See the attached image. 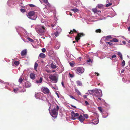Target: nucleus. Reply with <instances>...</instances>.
Here are the masks:
<instances>
[{"mask_svg": "<svg viewBox=\"0 0 130 130\" xmlns=\"http://www.w3.org/2000/svg\"><path fill=\"white\" fill-rule=\"evenodd\" d=\"M52 107L53 108L52 109L51 111L50 110V108L51 107V105L50 107L48 110L51 116L54 119H55L57 117L59 108V106L56 103H54L52 105Z\"/></svg>", "mask_w": 130, "mask_h": 130, "instance_id": "f257e3e1", "label": "nucleus"}, {"mask_svg": "<svg viewBox=\"0 0 130 130\" xmlns=\"http://www.w3.org/2000/svg\"><path fill=\"white\" fill-rule=\"evenodd\" d=\"M88 92L90 94L96 97L101 98L102 96V91L100 89L95 88L94 89L88 90Z\"/></svg>", "mask_w": 130, "mask_h": 130, "instance_id": "f03ea898", "label": "nucleus"}, {"mask_svg": "<svg viewBox=\"0 0 130 130\" xmlns=\"http://www.w3.org/2000/svg\"><path fill=\"white\" fill-rule=\"evenodd\" d=\"M35 29L36 32L40 35L44 34V32L46 30L44 26L42 25H38L36 26Z\"/></svg>", "mask_w": 130, "mask_h": 130, "instance_id": "7ed1b4c3", "label": "nucleus"}, {"mask_svg": "<svg viewBox=\"0 0 130 130\" xmlns=\"http://www.w3.org/2000/svg\"><path fill=\"white\" fill-rule=\"evenodd\" d=\"M55 31L54 33H52L51 35V37L53 38H56L59 35L61 31V29L58 26H57V27L55 29Z\"/></svg>", "mask_w": 130, "mask_h": 130, "instance_id": "20e7f679", "label": "nucleus"}, {"mask_svg": "<svg viewBox=\"0 0 130 130\" xmlns=\"http://www.w3.org/2000/svg\"><path fill=\"white\" fill-rule=\"evenodd\" d=\"M27 16L29 19L34 20H35L37 18L36 15H35L34 11H33L29 12Z\"/></svg>", "mask_w": 130, "mask_h": 130, "instance_id": "39448f33", "label": "nucleus"}, {"mask_svg": "<svg viewBox=\"0 0 130 130\" xmlns=\"http://www.w3.org/2000/svg\"><path fill=\"white\" fill-rule=\"evenodd\" d=\"M16 29L17 30V31L18 32V34L21 36V34H22V33H24V34H27V32L23 28L19 26L16 27Z\"/></svg>", "mask_w": 130, "mask_h": 130, "instance_id": "423d86ee", "label": "nucleus"}, {"mask_svg": "<svg viewBox=\"0 0 130 130\" xmlns=\"http://www.w3.org/2000/svg\"><path fill=\"white\" fill-rule=\"evenodd\" d=\"M49 78L54 83H56L57 81V78L55 74H52L50 75Z\"/></svg>", "mask_w": 130, "mask_h": 130, "instance_id": "0eeeda50", "label": "nucleus"}, {"mask_svg": "<svg viewBox=\"0 0 130 130\" xmlns=\"http://www.w3.org/2000/svg\"><path fill=\"white\" fill-rule=\"evenodd\" d=\"M71 119L72 120H74L78 119V118H75L76 117L79 116V114L78 113H75L73 111H72L71 113Z\"/></svg>", "mask_w": 130, "mask_h": 130, "instance_id": "6e6552de", "label": "nucleus"}, {"mask_svg": "<svg viewBox=\"0 0 130 130\" xmlns=\"http://www.w3.org/2000/svg\"><path fill=\"white\" fill-rule=\"evenodd\" d=\"M54 48L56 50H58L60 46V43L58 41L55 39V41Z\"/></svg>", "mask_w": 130, "mask_h": 130, "instance_id": "1a4fd4ad", "label": "nucleus"}, {"mask_svg": "<svg viewBox=\"0 0 130 130\" xmlns=\"http://www.w3.org/2000/svg\"><path fill=\"white\" fill-rule=\"evenodd\" d=\"M76 71L80 74H82L84 71V68L82 67H78L76 68Z\"/></svg>", "mask_w": 130, "mask_h": 130, "instance_id": "9d476101", "label": "nucleus"}, {"mask_svg": "<svg viewBox=\"0 0 130 130\" xmlns=\"http://www.w3.org/2000/svg\"><path fill=\"white\" fill-rule=\"evenodd\" d=\"M19 0H9L7 2V4L8 5H9V3H12L13 5H15L17 4V2H18Z\"/></svg>", "mask_w": 130, "mask_h": 130, "instance_id": "9b49d317", "label": "nucleus"}, {"mask_svg": "<svg viewBox=\"0 0 130 130\" xmlns=\"http://www.w3.org/2000/svg\"><path fill=\"white\" fill-rule=\"evenodd\" d=\"M84 35V34L83 33L78 34L77 36L75 38V39L76 40V41H73V43H74L76 42H77L78 40L80 39V37L83 36Z\"/></svg>", "mask_w": 130, "mask_h": 130, "instance_id": "f8f14e48", "label": "nucleus"}, {"mask_svg": "<svg viewBox=\"0 0 130 130\" xmlns=\"http://www.w3.org/2000/svg\"><path fill=\"white\" fill-rule=\"evenodd\" d=\"M96 114L97 117V119L96 118L95 119H93L92 121V123L94 124H97L99 122L98 115L96 113Z\"/></svg>", "mask_w": 130, "mask_h": 130, "instance_id": "ddd939ff", "label": "nucleus"}, {"mask_svg": "<svg viewBox=\"0 0 130 130\" xmlns=\"http://www.w3.org/2000/svg\"><path fill=\"white\" fill-rule=\"evenodd\" d=\"M77 119L79 120L80 122L82 123L85 120V118L84 116L81 115L79 116Z\"/></svg>", "mask_w": 130, "mask_h": 130, "instance_id": "4468645a", "label": "nucleus"}, {"mask_svg": "<svg viewBox=\"0 0 130 130\" xmlns=\"http://www.w3.org/2000/svg\"><path fill=\"white\" fill-rule=\"evenodd\" d=\"M42 94L40 93H37L35 95L36 98L37 99H41L42 98Z\"/></svg>", "mask_w": 130, "mask_h": 130, "instance_id": "2eb2a0df", "label": "nucleus"}, {"mask_svg": "<svg viewBox=\"0 0 130 130\" xmlns=\"http://www.w3.org/2000/svg\"><path fill=\"white\" fill-rule=\"evenodd\" d=\"M77 2H76V3H73V5L75 6L76 7L79 6V4L80 5V4L82 5V3L80 2V0H77Z\"/></svg>", "mask_w": 130, "mask_h": 130, "instance_id": "dca6fc26", "label": "nucleus"}, {"mask_svg": "<svg viewBox=\"0 0 130 130\" xmlns=\"http://www.w3.org/2000/svg\"><path fill=\"white\" fill-rule=\"evenodd\" d=\"M42 90V91L45 93H48L50 92L49 90L46 87H44Z\"/></svg>", "mask_w": 130, "mask_h": 130, "instance_id": "f3484780", "label": "nucleus"}, {"mask_svg": "<svg viewBox=\"0 0 130 130\" xmlns=\"http://www.w3.org/2000/svg\"><path fill=\"white\" fill-rule=\"evenodd\" d=\"M31 85V84L29 82H26L25 83V88H29L30 87Z\"/></svg>", "mask_w": 130, "mask_h": 130, "instance_id": "a211bd4d", "label": "nucleus"}, {"mask_svg": "<svg viewBox=\"0 0 130 130\" xmlns=\"http://www.w3.org/2000/svg\"><path fill=\"white\" fill-rule=\"evenodd\" d=\"M26 50H23L21 52V55L22 56H24L26 54Z\"/></svg>", "mask_w": 130, "mask_h": 130, "instance_id": "6ab92c4d", "label": "nucleus"}, {"mask_svg": "<svg viewBox=\"0 0 130 130\" xmlns=\"http://www.w3.org/2000/svg\"><path fill=\"white\" fill-rule=\"evenodd\" d=\"M30 78L32 79H34L35 78V75L33 73H31L30 75Z\"/></svg>", "mask_w": 130, "mask_h": 130, "instance_id": "aec40b11", "label": "nucleus"}, {"mask_svg": "<svg viewBox=\"0 0 130 130\" xmlns=\"http://www.w3.org/2000/svg\"><path fill=\"white\" fill-rule=\"evenodd\" d=\"M103 6L101 4H99L96 6V8H99L100 9H102L103 8Z\"/></svg>", "mask_w": 130, "mask_h": 130, "instance_id": "412c9836", "label": "nucleus"}, {"mask_svg": "<svg viewBox=\"0 0 130 130\" xmlns=\"http://www.w3.org/2000/svg\"><path fill=\"white\" fill-rule=\"evenodd\" d=\"M108 114L107 112L103 113L102 117L103 118H106L108 116Z\"/></svg>", "mask_w": 130, "mask_h": 130, "instance_id": "4be33fe9", "label": "nucleus"}, {"mask_svg": "<svg viewBox=\"0 0 130 130\" xmlns=\"http://www.w3.org/2000/svg\"><path fill=\"white\" fill-rule=\"evenodd\" d=\"M38 62V61H37V62H35V63L34 68V70H36L37 69V67L38 66V64L37 63V62Z\"/></svg>", "mask_w": 130, "mask_h": 130, "instance_id": "5701e85b", "label": "nucleus"}, {"mask_svg": "<svg viewBox=\"0 0 130 130\" xmlns=\"http://www.w3.org/2000/svg\"><path fill=\"white\" fill-rule=\"evenodd\" d=\"M39 56L41 58H43L45 57V55L44 54L41 53L40 54Z\"/></svg>", "mask_w": 130, "mask_h": 130, "instance_id": "b1692460", "label": "nucleus"}, {"mask_svg": "<svg viewBox=\"0 0 130 130\" xmlns=\"http://www.w3.org/2000/svg\"><path fill=\"white\" fill-rule=\"evenodd\" d=\"M75 91L77 93V94L79 95H82L81 93L78 89L77 88L75 89Z\"/></svg>", "mask_w": 130, "mask_h": 130, "instance_id": "393cba45", "label": "nucleus"}, {"mask_svg": "<svg viewBox=\"0 0 130 130\" xmlns=\"http://www.w3.org/2000/svg\"><path fill=\"white\" fill-rule=\"evenodd\" d=\"M42 77H40L39 80H37L36 81V83L37 84L41 83L42 82Z\"/></svg>", "mask_w": 130, "mask_h": 130, "instance_id": "a878e982", "label": "nucleus"}, {"mask_svg": "<svg viewBox=\"0 0 130 130\" xmlns=\"http://www.w3.org/2000/svg\"><path fill=\"white\" fill-rule=\"evenodd\" d=\"M110 42H118V40L116 38H113L112 40L110 41Z\"/></svg>", "mask_w": 130, "mask_h": 130, "instance_id": "bb28decb", "label": "nucleus"}, {"mask_svg": "<svg viewBox=\"0 0 130 130\" xmlns=\"http://www.w3.org/2000/svg\"><path fill=\"white\" fill-rule=\"evenodd\" d=\"M77 85L78 86H81L82 85V83L81 81L79 80L77 81L76 82Z\"/></svg>", "mask_w": 130, "mask_h": 130, "instance_id": "cd10ccee", "label": "nucleus"}, {"mask_svg": "<svg viewBox=\"0 0 130 130\" xmlns=\"http://www.w3.org/2000/svg\"><path fill=\"white\" fill-rule=\"evenodd\" d=\"M110 14H111V17H112L116 15V13L114 11H113L111 12Z\"/></svg>", "mask_w": 130, "mask_h": 130, "instance_id": "c85d7f7f", "label": "nucleus"}, {"mask_svg": "<svg viewBox=\"0 0 130 130\" xmlns=\"http://www.w3.org/2000/svg\"><path fill=\"white\" fill-rule=\"evenodd\" d=\"M45 25L46 26H48L49 27H50L51 26L52 27H54L55 26V24H47L46 25L45 24Z\"/></svg>", "mask_w": 130, "mask_h": 130, "instance_id": "c756f323", "label": "nucleus"}, {"mask_svg": "<svg viewBox=\"0 0 130 130\" xmlns=\"http://www.w3.org/2000/svg\"><path fill=\"white\" fill-rule=\"evenodd\" d=\"M71 10L74 12H76L79 11L78 9L77 8H74L71 9Z\"/></svg>", "mask_w": 130, "mask_h": 130, "instance_id": "7c9ffc66", "label": "nucleus"}, {"mask_svg": "<svg viewBox=\"0 0 130 130\" xmlns=\"http://www.w3.org/2000/svg\"><path fill=\"white\" fill-rule=\"evenodd\" d=\"M23 80V79L22 78V76H21L19 79V82L21 84Z\"/></svg>", "mask_w": 130, "mask_h": 130, "instance_id": "2f4dec72", "label": "nucleus"}, {"mask_svg": "<svg viewBox=\"0 0 130 130\" xmlns=\"http://www.w3.org/2000/svg\"><path fill=\"white\" fill-rule=\"evenodd\" d=\"M14 64L16 66H18L19 65L20 63L19 61H15L14 62Z\"/></svg>", "mask_w": 130, "mask_h": 130, "instance_id": "473e14b6", "label": "nucleus"}, {"mask_svg": "<svg viewBox=\"0 0 130 130\" xmlns=\"http://www.w3.org/2000/svg\"><path fill=\"white\" fill-rule=\"evenodd\" d=\"M13 92L15 93L18 92L19 91V89L18 88H13Z\"/></svg>", "mask_w": 130, "mask_h": 130, "instance_id": "72a5a7b5", "label": "nucleus"}, {"mask_svg": "<svg viewBox=\"0 0 130 130\" xmlns=\"http://www.w3.org/2000/svg\"><path fill=\"white\" fill-rule=\"evenodd\" d=\"M87 62H91L92 63L93 62V60L92 59L90 58L89 59H88L87 60Z\"/></svg>", "mask_w": 130, "mask_h": 130, "instance_id": "f704fd0d", "label": "nucleus"}, {"mask_svg": "<svg viewBox=\"0 0 130 130\" xmlns=\"http://www.w3.org/2000/svg\"><path fill=\"white\" fill-rule=\"evenodd\" d=\"M51 67L53 69H55L56 68V66L53 64H52L51 65Z\"/></svg>", "mask_w": 130, "mask_h": 130, "instance_id": "c9c22d12", "label": "nucleus"}, {"mask_svg": "<svg viewBox=\"0 0 130 130\" xmlns=\"http://www.w3.org/2000/svg\"><path fill=\"white\" fill-rule=\"evenodd\" d=\"M20 11L23 13L25 12H26V9H20Z\"/></svg>", "mask_w": 130, "mask_h": 130, "instance_id": "e433bc0d", "label": "nucleus"}, {"mask_svg": "<svg viewBox=\"0 0 130 130\" xmlns=\"http://www.w3.org/2000/svg\"><path fill=\"white\" fill-rule=\"evenodd\" d=\"M92 10L94 13H96L98 11V10L96 8L93 9H92Z\"/></svg>", "mask_w": 130, "mask_h": 130, "instance_id": "4c0bfd02", "label": "nucleus"}, {"mask_svg": "<svg viewBox=\"0 0 130 130\" xmlns=\"http://www.w3.org/2000/svg\"><path fill=\"white\" fill-rule=\"evenodd\" d=\"M105 37H106V39H111L112 38L111 36L110 35L108 36H105Z\"/></svg>", "mask_w": 130, "mask_h": 130, "instance_id": "58836bf2", "label": "nucleus"}, {"mask_svg": "<svg viewBox=\"0 0 130 130\" xmlns=\"http://www.w3.org/2000/svg\"><path fill=\"white\" fill-rule=\"evenodd\" d=\"M76 32V31L74 29H73V30H71V31L69 32V34H72V32Z\"/></svg>", "mask_w": 130, "mask_h": 130, "instance_id": "ea45409f", "label": "nucleus"}, {"mask_svg": "<svg viewBox=\"0 0 130 130\" xmlns=\"http://www.w3.org/2000/svg\"><path fill=\"white\" fill-rule=\"evenodd\" d=\"M84 117L85 118H86V119H87L88 118V115L87 114H84Z\"/></svg>", "mask_w": 130, "mask_h": 130, "instance_id": "a19ab883", "label": "nucleus"}, {"mask_svg": "<svg viewBox=\"0 0 130 130\" xmlns=\"http://www.w3.org/2000/svg\"><path fill=\"white\" fill-rule=\"evenodd\" d=\"M27 39L29 41L31 42H34V40L32 39H31L30 38H28Z\"/></svg>", "mask_w": 130, "mask_h": 130, "instance_id": "79ce46f5", "label": "nucleus"}, {"mask_svg": "<svg viewBox=\"0 0 130 130\" xmlns=\"http://www.w3.org/2000/svg\"><path fill=\"white\" fill-rule=\"evenodd\" d=\"M122 67H124L125 65V62L124 60H123L122 63Z\"/></svg>", "mask_w": 130, "mask_h": 130, "instance_id": "37998d69", "label": "nucleus"}, {"mask_svg": "<svg viewBox=\"0 0 130 130\" xmlns=\"http://www.w3.org/2000/svg\"><path fill=\"white\" fill-rule=\"evenodd\" d=\"M101 30L100 29H96L95 30V32L97 33L100 32H101Z\"/></svg>", "mask_w": 130, "mask_h": 130, "instance_id": "c03bdc74", "label": "nucleus"}, {"mask_svg": "<svg viewBox=\"0 0 130 130\" xmlns=\"http://www.w3.org/2000/svg\"><path fill=\"white\" fill-rule=\"evenodd\" d=\"M112 4L111 3H110L107 4L106 5V7H109V6H111V5Z\"/></svg>", "mask_w": 130, "mask_h": 130, "instance_id": "a18cd8bd", "label": "nucleus"}, {"mask_svg": "<svg viewBox=\"0 0 130 130\" xmlns=\"http://www.w3.org/2000/svg\"><path fill=\"white\" fill-rule=\"evenodd\" d=\"M98 109L100 110L101 112H102V108L101 107H98Z\"/></svg>", "mask_w": 130, "mask_h": 130, "instance_id": "49530a36", "label": "nucleus"}, {"mask_svg": "<svg viewBox=\"0 0 130 130\" xmlns=\"http://www.w3.org/2000/svg\"><path fill=\"white\" fill-rule=\"evenodd\" d=\"M100 53V51H98L95 54V55H96L97 57H99V55Z\"/></svg>", "mask_w": 130, "mask_h": 130, "instance_id": "de8ad7c7", "label": "nucleus"}, {"mask_svg": "<svg viewBox=\"0 0 130 130\" xmlns=\"http://www.w3.org/2000/svg\"><path fill=\"white\" fill-rule=\"evenodd\" d=\"M117 54L119 56V57L122 56V54L120 52H118L117 53Z\"/></svg>", "mask_w": 130, "mask_h": 130, "instance_id": "09e8293b", "label": "nucleus"}, {"mask_svg": "<svg viewBox=\"0 0 130 130\" xmlns=\"http://www.w3.org/2000/svg\"><path fill=\"white\" fill-rule=\"evenodd\" d=\"M13 4L12 3H9V5H8V6L10 7H13Z\"/></svg>", "mask_w": 130, "mask_h": 130, "instance_id": "8fccbe9b", "label": "nucleus"}, {"mask_svg": "<svg viewBox=\"0 0 130 130\" xmlns=\"http://www.w3.org/2000/svg\"><path fill=\"white\" fill-rule=\"evenodd\" d=\"M69 96L71 98L74 99L76 100H77L73 96L71 95H69Z\"/></svg>", "mask_w": 130, "mask_h": 130, "instance_id": "3c124183", "label": "nucleus"}, {"mask_svg": "<svg viewBox=\"0 0 130 130\" xmlns=\"http://www.w3.org/2000/svg\"><path fill=\"white\" fill-rule=\"evenodd\" d=\"M121 37L123 39H124L125 40H126V41L127 40V39H126L124 36H118V37Z\"/></svg>", "mask_w": 130, "mask_h": 130, "instance_id": "603ef678", "label": "nucleus"}, {"mask_svg": "<svg viewBox=\"0 0 130 130\" xmlns=\"http://www.w3.org/2000/svg\"><path fill=\"white\" fill-rule=\"evenodd\" d=\"M106 42V44H108L109 45H112V44L110 42Z\"/></svg>", "mask_w": 130, "mask_h": 130, "instance_id": "864d4df0", "label": "nucleus"}, {"mask_svg": "<svg viewBox=\"0 0 130 130\" xmlns=\"http://www.w3.org/2000/svg\"><path fill=\"white\" fill-rule=\"evenodd\" d=\"M69 76L70 77H71V78H72V77H74V75H73V74H70V73H69Z\"/></svg>", "mask_w": 130, "mask_h": 130, "instance_id": "5fc2aeb1", "label": "nucleus"}, {"mask_svg": "<svg viewBox=\"0 0 130 130\" xmlns=\"http://www.w3.org/2000/svg\"><path fill=\"white\" fill-rule=\"evenodd\" d=\"M42 51L43 52H45L46 51V49L45 48H43L42 49Z\"/></svg>", "mask_w": 130, "mask_h": 130, "instance_id": "6e6d98bb", "label": "nucleus"}, {"mask_svg": "<svg viewBox=\"0 0 130 130\" xmlns=\"http://www.w3.org/2000/svg\"><path fill=\"white\" fill-rule=\"evenodd\" d=\"M22 40H23V41L25 42H28V41L27 39H23L22 38Z\"/></svg>", "mask_w": 130, "mask_h": 130, "instance_id": "4d7b16f0", "label": "nucleus"}, {"mask_svg": "<svg viewBox=\"0 0 130 130\" xmlns=\"http://www.w3.org/2000/svg\"><path fill=\"white\" fill-rule=\"evenodd\" d=\"M29 5L31 7H34L35 6V5L32 4H29Z\"/></svg>", "mask_w": 130, "mask_h": 130, "instance_id": "13d9d810", "label": "nucleus"}, {"mask_svg": "<svg viewBox=\"0 0 130 130\" xmlns=\"http://www.w3.org/2000/svg\"><path fill=\"white\" fill-rule=\"evenodd\" d=\"M116 57V55L115 54H114L111 57V58H115Z\"/></svg>", "mask_w": 130, "mask_h": 130, "instance_id": "bf43d9fd", "label": "nucleus"}, {"mask_svg": "<svg viewBox=\"0 0 130 130\" xmlns=\"http://www.w3.org/2000/svg\"><path fill=\"white\" fill-rule=\"evenodd\" d=\"M127 21L128 22H130V14H129V16Z\"/></svg>", "mask_w": 130, "mask_h": 130, "instance_id": "052dcab7", "label": "nucleus"}, {"mask_svg": "<svg viewBox=\"0 0 130 130\" xmlns=\"http://www.w3.org/2000/svg\"><path fill=\"white\" fill-rule=\"evenodd\" d=\"M43 1L45 3H48L47 0H43Z\"/></svg>", "mask_w": 130, "mask_h": 130, "instance_id": "680f3d73", "label": "nucleus"}, {"mask_svg": "<svg viewBox=\"0 0 130 130\" xmlns=\"http://www.w3.org/2000/svg\"><path fill=\"white\" fill-rule=\"evenodd\" d=\"M61 84H62V86L64 87V88H65V86H64V83H63V82H61Z\"/></svg>", "mask_w": 130, "mask_h": 130, "instance_id": "e2e57ef3", "label": "nucleus"}, {"mask_svg": "<svg viewBox=\"0 0 130 130\" xmlns=\"http://www.w3.org/2000/svg\"><path fill=\"white\" fill-rule=\"evenodd\" d=\"M0 82L2 83H4V84H5L6 83L5 82H4L1 79H0Z\"/></svg>", "mask_w": 130, "mask_h": 130, "instance_id": "0e129e2a", "label": "nucleus"}, {"mask_svg": "<svg viewBox=\"0 0 130 130\" xmlns=\"http://www.w3.org/2000/svg\"><path fill=\"white\" fill-rule=\"evenodd\" d=\"M85 102L86 105L89 104V103L87 101H85Z\"/></svg>", "mask_w": 130, "mask_h": 130, "instance_id": "69168bd1", "label": "nucleus"}, {"mask_svg": "<svg viewBox=\"0 0 130 130\" xmlns=\"http://www.w3.org/2000/svg\"><path fill=\"white\" fill-rule=\"evenodd\" d=\"M81 59H82V57H79L78 58V60L79 61H81Z\"/></svg>", "mask_w": 130, "mask_h": 130, "instance_id": "338daca9", "label": "nucleus"}, {"mask_svg": "<svg viewBox=\"0 0 130 130\" xmlns=\"http://www.w3.org/2000/svg\"><path fill=\"white\" fill-rule=\"evenodd\" d=\"M83 97L84 99H86L87 98V95H84Z\"/></svg>", "mask_w": 130, "mask_h": 130, "instance_id": "774afa93", "label": "nucleus"}]
</instances>
